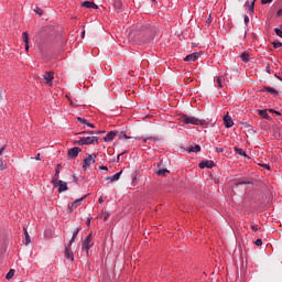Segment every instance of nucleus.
<instances>
[{
  "label": "nucleus",
  "instance_id": "423d86ee",
  "mask_svg": "<svg viewBox=\"0 0 282 282\" xmlns=\"http://www.w3.org/2000/svg\"><path fill=\"white\" fill-rule=\"evenodd\" d=\"M54 188H58V193H65V191H67V183L57 180L56 182L52 183Z\"/></svg>",
  "mask_w": 282,
  "mask_h": 282
},
{
  "label": "nucleus",
  "instance_id": "20e7f679",
  "mask_svg": "<svg viewBox=\"0 0 282 282\" xmlns=\"http://www.w3.org/2000/svg\"><path fill=\"white\" fill-rule=\"evenodd\" d=\"M93 239V235L89 234L86 239L83 242L82 249L85 250V252H89V250L91 249V247L94 246V243L91 242Z\"/></svg>",
  "mask_w": 282,
  "mask_h": 282
},
{
  "label": "nucleus",
  "instance_id": "dca6fc26",
  "mask_svg": "<svg viewBox=\"0 0 282 282\" xmlns=\"http://www.w3.org/2000/svg\"><path fill=\"white\" fill-rule=\"evenodd\" d=\"M82 8H93L94 10H98V4L91 1H84L82 2Z\"/></svg>",
  "mask_w": 282,
  "mask_h": 282
},
{
  "label": "nucleus",
  "instance_id": "4be33fe9",
  "mask_svg": "<svg viewBox=\"0 0 282 282\" xmlns=\"http://www.w3.org/2000/svg\"><path fill=\"white\" fill-rule=\"evenodd\" d=\"M24 230V237H25V246H30L32 243V239H30V234L28 232V228H23Z\"/></svg>",
  "mask_w": 282,
  "mask_h": 282
},
{
  "label": "nucleus",
  "instance_id": "c9c22d12",
  "mask_svg": "<svg viewBox=\"0 0 282 282\" xmlns=\"http://www.w3.org/2000/svg\"><path fill=\"white\" fill-rule=\"evenodd\" d=\"M75 241H76V238H74V237L72 236L67 248H72V243H74Z\"/></svg>",
  "mask_w": 282,
  "mask_h": 282
},
{
  "label": "nucleus",
  "instance_id": "393cba45",
  "mask_svg": "<svg viewBox=\"0 0 282 282\" xmlns=\"http://www.w3.org/2000/svg\"><path fill=\"white\" fill-rule=\"evenodd\" d=\"M259 116L264 118V120H270V115H268V110H258Z\"/></svg>",
  "mask_w": 282,
  "mask_h": 282
},
{
  "label": "nucleus",
  "instance_id": "2eb2a0df",
  "mask_svg": "<svg viewBox=\"0 0 282 282\" xmlns=\"http://www.w3.org/2000/svg\"><path fill=\"white\" fill-rule=\"evenodd\" d=\"M65 257L68 261H74V251H72V247L65 248Z\"/></svg>",
  "mask_w": 282,
  "mask_h": 282
},
{
  "label": "nucleus",
  "instance_id": "1a4fd4ad",
  "mask_svg": "<svg viewBox=\"0 0 282 282\" xmlns=\"http://www.w3.org/2000/svg\"><path fill=\"white\" fill-rule=\"evenodd\" d=\"M199 55H200V53H192L189 55H186L184 57V61L186 63H195V61H197V58H199Z\"/></svg>",
  "mask_w": 282,
  "mask_h": 282
},
{
  "label": "nucleus",
  "instance_id": "3c124183",
  "mask_svg": "<svg viewBox=\"0 0 282 282\" xmlns=\"http://www.w3.org/2000/svg\"><path fill=\"white\" fill-rule=\"evenodd\" d=\"M34 160H41V153H37Z\"/></svg>",
  "mask_w": 282,
  "mask_h": 282
},
{
  "label": "nucleus",
  "instance_id": "e433bc0d",
  "mask_svg": "<svg viewBox=\"0 0 282 282\" xmlns=\"http://www.w3.org/2000/svg\"><path fill=\"white\" fill-rule=\"evenodd\" d=\"M254 243H256V246H263V240L257 239Z\"/></svg>",
  "mask_w": 282,
  "mask_h": 282
},
{
  "label": "nucleus",
  "instance_id": "9b49d317",
  "mask_svg": "<svg viewBox=\"0 0 282 282\" xmlns=\"http://www.w3.org/2000/svg\"><path fill=\"white\" fill-rule=\"evenodd\" d=\"M118 135V131L113 130L107 133V135L104 137V142H112V140Z\"/></svg>",
  "mask_w": 282,
  "mask_h": 282
},
{
  "label": "nucleus",
  "instance_id": "f704fd0d",
  "mask_svg": "<svg viewBox=\"0 0 282 282\" xmlns=\"http://www.w3.org/2000/svg\"><path fill=\"white\" fill-rule=\"evenodd\" d=\"M251 230L253 232H257L259 230V226L258 225H251Z\"/></svg>",
  "mask_w": 282,
  "mask_h": 282
},
{
  "label": "nucleus",
  "instance_id": "ea45409f",
  "mask_svg": "<svg viewBox=\"0 0 282 282\" xmlns=\"http://www.w3.org/2000/svg\"><path fill=\"white\" fill-rule=\"evenodd\" d=\"M124 153H127V151H124V152L118 154V156H117V162H120V158H122V155H124Z\"/></svg>",
  "mask_w": 282,
  "mask_h": 282
},
{
  "label": "nucleus",
  "instance_id": "8fccbe9b",
  "mask_svg": "<svg viewBox=\"0 0 282 282\" xmlns=\"http://www.w3.org/2000/svg\"><path fill=\"white\" fill-rule=\"evenodd\" d=\"M91 225V219L88 218L87 221H86V226H90Z\"/></svg>",
  "mask_w": 282,
  "mask_h": 282
},
{
  "label": "nucleus",
  "instance_id": "4c0bfd02",
  "mask_svg": "<svg viewBox=\"0 0 282 282\" xmlns=\"http://www.w3.org/2000/svg\"><path fill=\"white\" fill-rule=\"evenodd\" d=\"M36 14H39L40 17L43 14V10L41 8H36L35 9Z\"/></svg>",
  "mask_w": 282,
  "mask_h": 282
},
{
  "label": "nucleus",
  "instance_id": "5fc2aeb1",
  "mask_svg": "<svg viewBox=\"0 0 282 282\" xmlns=\"http://www.w3.org/2000/svg\"><path fill=\"white\" fill-rule=\"evenodd\" d=\"M265 72H267L268 74H270V66H267V67H265Z\"/></svg>",
  "mask_w": 282,
  "mask_h": 282
},
{
  "label": "nucleus",
  "instance_id": "bf43d9fd",
  "mask_svg": "<svg viewBox=\"0 0 282 282\" xmlns=\"http://www.w3.org/2000/svg\"><path fill=\"white\" fill-rule=\"evenodd\" d=\"M281 135H282V132L279 133V138H281Z\"/></svg>",
  "mask_w": 282,
  "mask_h": 282
},
{
  "label": "nucleus",
  "instance_id": "e2e57ef3",
  "mask_svg": "<svg viewBox=\"0 0 282 282\" xmlns=\"http://www.w3.org/2000/svg\"><path fill=\"white\" fill-rule=\"evenodd\" d=\"M240 184H246V182H242V183H240Z\"/></svg>",
  "mask_w": 282,
  "mask_h": 282
},
{
  "label": "nucleus",
  "instance_id": "79ce46f5",
  "mask_svg": "<svg viewBox=\"0 0 282 282\" xmlns=\"http://www.w3.org/2000/svg\"><path fill=\"white\" fill-rule=\"evenodd\" d=\"M99 170H100V171H109V167H107V166H105V165H101V166H99Z\"/></svg>",
  "mask_w": 282,
  "mask_h": 282
},
{
  "label": "nucleus",
  "instance_id": "f8f14e48",
  "mask_svg": "<svg viewBox=\"0 0 282 282\" xmlns=\"http://www.w3.org/2000/svg\"><path fill=\"white\" fill-rule=\"evenodd\" d=\"M198 166H199V169H213L215 166V162L214 161H202Z\"/></svg>",
  "mask_w": 282,
  "mask_h": 282
},
{
  "label": "nucleus",
  "instance_id": "cd10ccee",
  "mask_svg": "<svg viewBox=\"0 0 282 282\" xmlns=\"http://www.w3.org/2000/svg\"><path fill=\"white\" fill-rule=\"evenodd\" d=\"M6 279H7L8 281H10V279H14V269H11V270L7 273Z\"/></svg>",
  "mask_w": 282,
  "mask_h": 282
},
{
  "label": "nucleus",
  "instance_id": "6e6552de",
  "mask_svg": "<svg viewBox=\"0 0 282 282\" xmlns=\"http://www.w3.org/2000/svg\"><path fill=\"white\" fill-rule=\"evenodd\" d=\"M142 36H147V40L143 41V43H150L153 39V35H151V26H148L144 31L141 32Z\"/></svg>",
  "mask_w": 282,
  "mask_h": 282
},
{
  "label": "nucleus",
  "instance_id": "7ed1b4c3",
  "mask_svg": "<svg viewBox=\"0 0 282 282\" xmlns=\"http://www.w3.org/2000/svg\"><path fill=\"white\" fill-rule=\"evenodd\" d=\"M96 154H89L86 159L83 161V169L84 171H87L91 166V164H96Z\"/></svg>",
  "mask_w": 282,
  "mask_h": 282
},
{
  "label": "nucleus",
  "instance_id": "de8ad7c7",
  "mask_svg": "<svg viewBox=\"0 0 282 282\" xmlns=\"http://www.w3.org/2000/svg\"><path fill=\"white\" fill-rule=\"evenodd\" d=\"M261 166H263V169H267V171H270V165H268V164H262Z\"/></svg>",
  "mask_w": 282,
  "mask_h": 282
},
{
  "label": "nucleus",
  "instance_id": "c756f323",
  "mask_svg": "<svg viewBox=\"0 0 282 282\" xmlns=\"http://www.w3.org/2000/svg\"><path fill=\"white\" fill-rule=\"evenodd\" d=\"M119 139L120 140H129V139H131V137L127 135V133H124V132H121L119 135Z\"/></svg>",
  "mask_w": 282,
  "mask_h": 282
},
{
  "label": "nucleus",
  "instance_id": "4d7b16f0",
  "mask_svg": "<svg viewBox=\"0 0 282 282\" xmlns=\"http://www.w3.org/2000/svg\"><path fill=\"white\" fill-rule=\"evenodd\" d=\"M242 124H243L245 127H248V123H246V122H245V123H242Z\"/></svg>",
  "mask_w": 282,
  "mask_h": 282
},
{
  "label": "nucleus",
  "instance_id": "a211bd4d",
  "mask_svg": "<svg viewBox=\"0 0 282 282\" xmlns=\"http://www.w3.org/2000/svg\"><path fill=\"white\" fill-rule=\"evenodd\" d=\"M260 91H265L267 94H271V95L275 94V96H279V90L268 86H264Z\"/></svg>",
  "mask_w": 282,
  "mask_h": 282
},
{
  "label": "nucleus",
  "instance_id": "864d4df0",
  "mask_svg": "<svg viewBox=\"0 0 282 282\" xmlns=\"http://www.w3.org/2000/svg\"><path fill=\"white\" fill-rule=\"evenodd\" d=\"M99 204H105V199H102V197H99Z\"/></svg>",
  "mask_w": 282,
  "mask_h": 282
},
{
  "label": "nucleus",
  "instance_id": "49530a36",
  "mask_svg": "<svg viewBox=\"0 0 282 282\" xmlns=\"http://www.w3.org/2000/svg\"><path fill=\"white\" fill-rule=\"evenodd\" d=\"M245 23H250V18H248V15H245Z\"/></svg>",
  "mask_w": 282,
  "mask_h": 282
},
{
  "label": "nucleus",
  "instance_id": "aec40b11",
  "mask_svg": "<svg viewBox=\"0 0 282 282\" xmlns=\"http://www.w3.org/2000/svg\"><path fill=\"white\" fill-rule=\"evenodd\" d=\"M43 77H44V80H46L47 85H52V80H54L53 73L46 72Z\"/></svg>",
  "mask_w": 282,
  "mask_h": 282
},
{
  "label": "nucleus",
  "instance_id": "a878e982",
  "mask_svg": "<svg viewBox=\"0 0 282 282\" xmlns=\"http://www.w3.org/2000/svg\"><path fill=\"white\" fill-rule=\"evenodd\" d=\"M240 58H241V61H243L245 63H248V61H250V54L243 52V53L240 55Z\"/></svg>",
  "mask_w": 282,
  "mask_h": 282
},
{
  "label": "nucleus",
  "instance_id": "13d9d810",
  "mask_svg": "<svg viewBox=\"0 0 282 282\" xmlns=\"http://www.w3.org/2000/svg\"><path fill=\"white\" fill-rule=\"evenodd\" d=\"M89 133H90V135H94V131H90Z\"/></svg>",
  "mask_w": 282,
  "mask_h": 282
},
{
  "label": "nucleus",
  "instance_id": "0eeeda50",
  "mask_svg": "<svg viewBox=\"0 0 282 282\" xmlns=\"http://www.w3.org/2000/svg\"><path fill=\"white\" fill-rule=\"evenodd\" d=\"M80 151H83L80 148L75 147L68 150V158H70L72 160L78 158V153H80Z\"/></svg>",
  "mask_w": 282,
  "mask_h": 282
},
{
  "label": "nucleus",
  "instance_id": "c03bdc74",
  "mask_svg": "<svg viewBox=\"0 0 282 282\" xmlns=\"http://www.w3.org/2000/svg\"><path fill=\"white\" fill-rule=\"evenodd\" d=\"M217 153H224V148H216Z\"/></svg>",
  "mask_w": 282,
  "mask_h": 282
},
{
  "label": "nucleus",
  "instance_id": "f03ea898",
  "mask_svg": "<svg viewBox=\"0 0 282 282\" xmlns=\"http://www.w3.org/2000/svg\"><path fill=\"white\" fill-rule=\"evenodd\" d=\"M98 137H83L78 141H75V144L83 147L85 144H98Z\"/></svg>",
  "mask_w": 282,
  "mask_h": 282
},
{
  "label": "nucleus",
  "instance_id": "39448f33",
  "mask_svg": "<svg viewBox=\"0 0 282 282\" xmlns=\"http://www.w3.org/2000/svg\"><path fill=\"white\" fill-rule=\"evenodd\" d=\"M85 197H87V195H84L83 197L77 198L73 203L68 204V213H74V208H78V206L83 204V199H85Z\"/></svg>",
  "mask_w": 282,
  "mask_h": 282
},
{
  "label": "nucleus",
  "instance_id": "052dcab7",
  "mask_svg": "<svg viewBox=\"0 0 282 282\" xmlns=\"http://www.w3.org/2000/svg\"><path fill=\"white\" fill-rule=\"evenodd\" d=\"M66 98H68V100H69V96L66 95Z\"/></svg>",
  "mask_w": 282,
  "mask_h": 282
},
{
  "label": "nucleus",
  "instance_id": "b1692460",
  "mask_svg": "<svg viewBox=\"0 0 282 282\" xmlns=\"http://www.w3.org/2000/svg\"><path fill=\"white\" fill-rule=\"evenodd\" d=\"M199 151H202V147H199V144H195L189 147V152L191 153H199Z\"/></svg>",
  "mask_w": 282,
  "mask_h": 282
},
{
  "label": "nucleus",
  "instance_id": "412c9836",
  "mask_svg": "<svg viewBox=\"0 0 282 282\" xmlns=\"http://www.w3.org/2000/svg\"><path fill=\"white\" fill-rule=\"evenodd\" d=\"M226 80V77L224 76H218L217 79H216V83H217V86L220 88V89H224V82Z\"/></svg>",
  "mask_w": 282,
  "mask_h": 282
},
{
  "label": "nucleus",
  "instance_id": "9d476101",
  "mask_svg": "<svg viewBox=\"0 0 282 282\" xmlns=\"http://www.w3.org/2000/svg\"><path fill=\"white\" fill-rule=\"evenodd\" d=\"M224 124L226 129H230L231 127L235 126V122L232 121V117H230V115H226L224 117Z\"/></svg>",
  "mask_w": 282,
  "mask_h": 282
},
{
  "label": "nucleus",
  "instance_id": "a18cd8bd",
  "mask_svg": "<svg viewBox=\"0 0 282 282\" xmlns=\"http://www.w3.org/2000/svg\"><path fill=\"white\" fill-rule=\"evenodd\" d=\"M6 151V147L0 148V158L3 155V152Z\"/></svg>",
  "mask_w": 282,
  "mask_h": 282
},
{
  "label": "nucleus",
  "instance_id": "ddd939ff",
  "mask_svg": "<svg viewBox=\"0 0 282 282\" xmlns=\"http://www.w3.org/2000/svg\"><path fill=\"white\" fill-rule=\"evenodd\" d=\"M22 36L25 43V52H30V35H28V32H23Z\"/></svg>",
  "mask_w": 282,
  "mask_h": 282
},
{
  "label": "nucleus",
  "instance_id": "5701e85b",
  "mask_svg": "<svg viewBox=\"0 0 282 282\" xmlns=\"http://www.w3.org/2000/svg\"><path fill=\"white\" fill-rule=\"evenodd\" d=\"M58 175H61V164H58L57 167L55 169V175L52 178V183L58 181Z\"/></svg>",
  "mask_w": 282,
  "mask_h": 282
},
{
  "label": "nucleus",
  "instance_id": "f257e3e1",
  "mask_svg": "<svg viewBox=\"0 0 282 282\" xmlns=\"http://www.w3.org/2000/svg\"><path fill=\"white\" fill-rule=\"evenodd\" d=\"M178 120L183 122V124H195L196 127H204V124H206V120L197 119L188 115H182Z\"/></svg>",
  "mask_w": 282,
  "mask_h": 282
},
{
  "label": "nucleus",
  "instance_id": "7c9ffc66",
  "mask_svg": "<svg viewBox=\"0 0 282 282\" xmlns=\"http://www.w3.org/2000/svg\"><path fill=\"white\" fill-rule=\"evenodd\" d=\"M8 169V165L3 163V161L0 160V171H6Z\"/></svg>",
  "mask_w": 282,
  "mask_h": 282
},
{
  "label": "nucleus",
  "instance_id": "6ab92c4d",
  "mask_svg": "<svg viewBox=\"0 0 282 282\" xmlns=\"http://www.w3.org/2000/svg\"><path fill=\"white\" fill-rule=\"evenodd\" d=\"M120 175H122V171L116 173V174L112 175V176L106 177V181H107V182H118V180H120Z\"/></svg>",
  "mask_w": 282,
  "mask_h": 282
},
{
  "label": "nucleus",
  "instance_id": "72a5a7b5",
  "mask_svg": "<svg viewBox=\"0 0 282 282\" xmlns=\"http://www.w3.org/2000/svg\"><path fill=\"white\" fill-rule=\"evenodd\" d=\"M78 232H80V228H76L73 232V237L76 239L78 237Z\"/></svg>",
  "mask_w": 282,
  "mask_h": 282
},
{
  "label": "nucleus",
  "instance_id": "2f4dec72",
  "mask_svg": "<svg viewBox=\"0 0 282 282\" xmlns=\"http://www.w3.org/2000/svg\"><path fill=\"white\" fill-rule=\"evenodd\" d=\"M275 34L282 39V26L280 29H275Z\"/></svg>",
  "mask_w": 282,
  "mask_h": 282
},
{
  "label": "nucleus",
  "instance_id": "6e6d98bb",
  "mask_svg": "<svg viewBox=\"0 0 282 282\" xmlns=\"http://www.w3.org/2000/svg\"><path fill=\"white\" fill-rule=\"evenodd\" d=\"M82 37L85 39V31L82 32Z\"/></svg>",
  "mask_w": 282,
  "mask_h": 282
},
{
  "label": "nucleus",
  "instance_id": "a19ab883",
  "mask_svg": "<svg viewBox=\"0 0 282 282\" xmlns=\"http://www.w3.org/2000/svg\"><path fill=\"white\" fill-rule=\"evenodd\" d=\"M237 152L239 153V155H246V152H243L242 149H237Z\"/></svg>",
  "mask_w": 282,
  "mask_h": 282
},
{
  "label": "nucleus",
  "instance_id": "37998d69",
  "mask_svg": "<svg viewBox=\"0 0 282 282\" xmlns=\"http://www.w3.org/2000/svg\"><path fill=\"white\" fill-rule=\"evenodd\" d=\"M206 23H208V25H210V23H213V17L209 15V18L207 19Z\"/></svg>",
  "mask_w": 282,
  "mask_h": 282
},
{
  "label": "nucleus",
  "instance_id": "c85d7f7f",
  "mask_svg": "<svg viewBox=\"0 0 282 282\" xmlns=\"http://www.w3.org/2000/svg\"><path fill=\"white\" fill-rule=\"evenodd\" d=\"M134 140H142L143 142H149V140H158V138L148 137V138H134Z\"/></svg>",
  "mask_w": 282,
  "mask_h": 282
},
{
  "label": "nucleus",
  "instance_id": "603ef678",
  "mask_svg": "<svg viewBox=\"0 0 282 282\" xmlns=\"http://www.w3.org/2000/svg\"><path fill=\"white\" fill-rule=\"evenodd\" d=\"M282 15V9H280L276 13V17H281Z\"/></svg>",
  "mask_w": 282,
  "mask_h": 282
},
{
  "label": "nucleus",
  "instance_id": "58836bf2",
  "mask_svg": "<svg viewBox=\"0 0 282 282\" xmlns=\"http://www.w3.org/2000/svg\"><path fill=\"white\" fill-rule=\"evenodd\" d=\"M262 6H265L268 3H272V0H261Z\"/></svg>",
  "mask_w": 282,
  "mask_h": 282
},
{
  "label": "nucleus",
  "instance_id": "f3484780",
  "mask_svg": "<svg viewBox=\"0 0 282 282\" xmlns=\"http://www.w3.org/2000/svg\"><path fill=\"white\" fill-rule=\"evenodd\" d=\"M254 1L257 0H252V2H246V10L249 12V14H254Z\"/></svg>",
  "mask_w": 282,
  "mask_h": 282
},
{
  "label": "nucleus",
  "instance_id": "473e14b6",
  "mask_svg": "<svg viewBox=\"0 0 282 282\" xmlns=\"http://www.w3.org/2000/svg\"><path fill=\"white\" fill-rule=\"evenodd\" d=\"M273 47L275 50H279V47H282V43L281 42H273Z\"/></svg>",
  "mask_w": 282,
  "mask_h": 282
},
{
  "label": "nucleus",
  "instance_id": "4468645a",
  "mask_svg": "<svg viewBox=\"0 0 282 282\" xmlns=\"http://www.w3.org/2000/svg\"><path fill=\"white\" fill-rule=\"evenodd\" d=\"M77 122H79L80 124H85L86 127H90V129H94V123L89 122L87 119L83 118V117H77Z\"/></svg>",
  "mask_w": 282,
  "mask_h": 282
},
{
  "label": "nucleus",
  "instance_id": "680f3d73",
  "mask_svg": "<svg viewBox=\"0 0 282 282\" xmlns=\"http://www.w3.org/2000/svg\"><path fill=\"white\" fill-rule=\"evenodd\" d=\"M270 111H271V112H274V110H272V109H271Z\"/></svg>",
  "mask_w": 282,
  "mask_h": 282
},
{
  "label": "nucleus",
  "instance_id": "09e8293b",
  "mask_svg": "<svg viewBox=\"0 0 282 282\" xmlns=\"http://www.w3.org/2000/svg\"><path fill=\"white\" fill-rule=\"evenodd\" d=\"M69 101H70V105H72L73 107H79V106H80V105L74 104V101H72V99H69Z\"/></svg>",
  "mask_w": 282,
  "mask_h": 282
},
{
  "label": "nucleus",
  "instance_id": "bb28decb",
  "mask_svg": "<svg viewBox=\"0 0 282 282\" xmlns=\"http://www.w3.org/2000/svg\"><path fill=\"white\" fill-rule=\"evenodd\" d=\"M166 173H169V170H166V169H161V170H158V171H156V174H158L160 177H164V175H166Z\"/></svg>",
  "mask_w": 282,
  "mask_h": 282
}]
</instances>
